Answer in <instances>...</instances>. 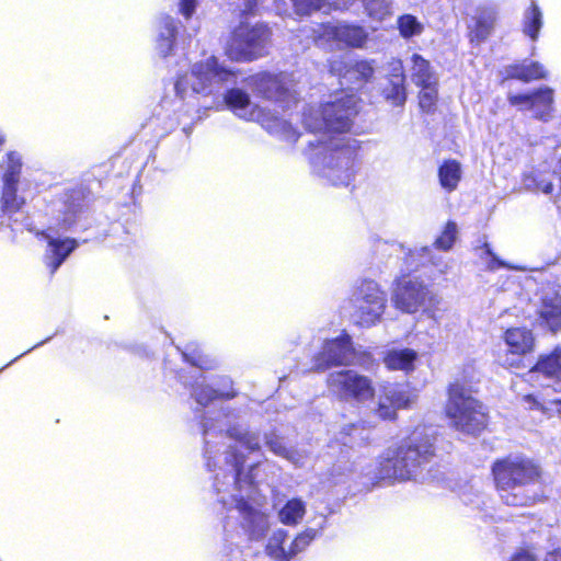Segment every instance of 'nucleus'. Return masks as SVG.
Wrapping results in <instances>:
<instances>
[{"label":"nucleus","mask_w":561,"mask_h":561,"mask_svg":"<svg viewBox=\"0 0 561 561\" xmlns=\"http://www.w3.org/2000/svg\"><path fill=\"white\" fill-rule=\"evenodd\" d=\"M520 363V359H518L517 363H514V362H511V363H507L510 366H516L518 367V364Z\"/></svg>","instance_id":"bf43d9fd"},{"label":"nucleus","mask_w":561,"mask_h":561,"mask_svg":"<svg viewBox=\"0 0 561 561\" xmlns=\"http://www.w3.org/2000/svg\"><path fill=\"white\" fill-rule=\"evenodd\" d=\"M306 514V504L301 499H291L278 511V519L287 526L297 525Z\"/></svg>","instance_id":"e433bc0d"},{"label":"nucleus","mask_w":561,"mask_h":561,"mask_svg":"<svg viewBox=\"0 0 561 561\" xmlns=\"http://www.w3.org/2000/svg\"><path fill=\"white\" fill-rule=\"evenodd\" d=\"M190 378L194 380L191 381L188 377L180 376L184 386L191 388V396L201 407H207L210 402L219 398L231 399L236 396L232 389V380L227 376L214 380L211 386L206 383L207 377L203 374L191 376Z\"/></svg>","instance_id":"f8f14e48"},{"label":"nucleus","mask_w":561,"mask_h":561,"mask_svg":"<svg viewBox=\"0 0 561 561\" xmlns=\"http://www.w3.org/2000/svg\"><path fill=\"white\" fill-rule=\"evenodd\" d=\"M229 519H230V516H227V517H226V519L222 522L224 531H225L226 534H228V533H229V528H230V522H229Z\"/></svg>","instance_id":"6e6d98bb"},{"label":"nucleus","mask_w":561,"mask_h":561,"mask_svg":"<svg viewBox=\"0 0 561 561\" xmlns=\"http://www.w3.org/2000/svg\"><path fill=\"white\" fill-rule=\"evenodd\" d=\"M540 373L548 378L561 379V348H556L552 353L541 356L536 366L530 369L529 375Z\"/></svg>","instance_id":"473e14b6"},{"label":"nucleus","mask_w":561,"mask_h":561,"mask_svg":"<svg viewBox=\"0 0 561 561\" xmlns=\"http://www.w3.org/2000/svg\"><path fill=\"white\" fill-rule=\"evenodd\" d=\"M492 473L496 489L515 483H536L539 478L538 468L528 459L512 456L494 462Z\"/></svg>","instance_id":"9b49d317"},{"label":"nucleus","mask_w":561,"mask_h":561,"mask_svg":"<svg viewBox=\"0 0 561 561\" xmlns=\"http://www.w3.org/2000/svg\"><path fill=\"white\" fill-rule=\"evenodd\" d=\"M328 389L337 399L345 402L363 403L375 396L373 380L354 369L333 371L327 379Z\"/></svg>","instance_id":"1a4fd4ad"},{"label":"nucleus","mask_w":561,"mask_h":561,"mask_svg":"<svg viewBox=\"0 0 561 561\" xmlns=\"http://www.w3.org/2000/svg\"><path fill=\"white\" fill-rule=\"evenodd\" d=\"M458 236V227L454 221H448L434 242V245L438 250L449 251L456 242Z\"/></svg>","instance_id":"a19ab883"},{"label":"nucleus","mask_w":561,"mask_h":561,"mask_svg":"<svg viewBox=\"0 0 561 561\" xmlns=\"http://www.w3.org/2000/svg\"><path fill=\"white\" fill-rule=\"evenodd\" d=\"M354 359V348L350 335L342 334L327 340L322 350L314 356V368L325 370L332 366H348Z\"/></svg>","instance_id":"4468645a"},{"label":"nucleus","mask_w":561,"mask_h":561,"mask_svg":"<svg viewBox=\"0 0 561 561\" xmlns=\"http://www.w3.org/2000/svg\"><path fill=\"white\" fill-rule=\"evenodd\" d=\"M359 427H360L359 424L351 423L343 427L342 433H344L345 435H347L350 437L355 438L356 433L360 430Z\"/></svg>","instance_id":"3c124183"},{"label":"nucleus","mask_w":561,"mask_h":561,"mask_svg":"<svg viewBox=\"0 0 561 561\" xmlns=\"http://www.w3.org/2000/svg\"><path fill=\"white\" fill-rule=\"evenodd\" d=\"M182 356L184 360L190 363L195 369L207 370L213 367V360L208 359L198 351H194L192 354L183 352Z\"/></svg>","instance_id":"37998d69"},{"label":"nucleus","mask_w":561,"mask_h":561,"mask_svg":"<svg viewBox=\"0 0 561 561\" xmlns=\"http://www.w3.org/2000/svg\"><path fill=\"white\" fill-rule=\"evenodd\" d=\"M462 178L461 164L454 159L445 160L438 168V180L442 188L448 193L457 190Z\"/></svg>","instance_id":"c85d7f7f"},{"label":"nucleus","mask_w":561,"mask_h":561,"mask_svg":"<svg viewBox=\"0 0 561 561\" xmlns=\"http://www.w3.org/2000/svg\"><path fill=\"white\" fill-rule=\"evenodd\" d=\"M298 14H310L321 9H348L355 0H291Z\"/></svg>","instance_id":"7c9ffc66"},{"label":"nucleus","mask_w":561,"mask_h":561,"mask_svg":"<svg viewBox=\"0 0 561 561\" xmlns=\"http://www.w3.org/2000/svg\"><path fill=\"white\" fill-rule=\"evenodd\" d=\"M396 247H397L396 244H389L386 241H378L376 244L377 251H387L388 249L396 248Z\"/></svg>","instance_id":"864d4df0"},{"label":"nucleus","mask_w":561,"mask_h":561,"mask_svg":"<svg viewBox=\"0 0 561 561\" xmlns=\"http://www.w3.org/2000/svg\"><path fill=\"white\" fill-rule=\"evenodd\" d=\"M434 456L433 438L425 426L415 428L400 443L388 447L378 458L362 468V476L370 485L381 481L388 483L404 481H428L424 473Z\"/></svg>","instance_id":"7ed1b4c3"},{"label":"nucleus","mask_w":561,"mask_h":561,"mask_svg":"<svg viewBox=\"0 0 561 561\" xmlns=\"http://www.w3.org/2000/svg\"><path fill=\"white\" fill-rule=\"evenodd\" d=\"M485 253L491 257L490 262L488 263L490 270H496L499 267H506L510 270H522L520 267L510 265L505 263L504 261L500 260L491 250L489 244H484Z\"/></svg>","instance_id":"09e8293b"},{"label":"nucleus","mask_w":561,"mask_h":561,"mask_svg":"<svg viewBox=\"0 0 561 561\" xmlns=\"http://www.w3.org/2000/svg\"><path fill=\"white\" fill-rule=\"evenodd\" d=\"M437 85L438 84H428L420 87L421 91L419 93V105L425 113H431L436 107L438 96Z\"/></svg>","instance_id":"ea45409f"},{"label":"nucleus","mask_w":561,"mask_h":561,"mask_svg":"<svg viewBox=\"0 0 561 561\" xmlns=\"http://www.w3.org/2000/svg\"><path fill=\"white\" fill-rule=\"evenodd\" d=\"M524 400H525V402H527L530 405V408H535V407L539 405V403L536 401L535 397L531 394L525 396Z\"/></svg>","instance_id":"5fc2aeb1"},{"label":"nucleus","mask_w":561,"mask_h":561,"mask_svg":"<svg viewBox=\"0 0 561 561\" xmlns=\"http://www.w3.org/2000/svg\"><path fill=\"white\" fill-rule=\"evenodd\" d=\"M542 24V12L535 1H533L530 7L524 12L523 33L535 42L539 36Z\"/></svg>","instance_id":"c9c22d12"},{"label":"nucleus","mask_w":561,"mask_h":561,"mask_svg":"<svg viewBox=\"0 0 561 561\" xmlns=\"http://www.w3.org/2000/svg\"><path fill=\"white\" fill-rule=\"evenodd\" d=\"M256 5V0H243V12H252Z\"/></svg>","instance_id":"603ef678"},{"label":"nucleus","mask_w":561,"mask_h":561,"mask_svg":"<svg viewBox=\"0 0 561 561\" xmlns=\"http://www.w3.org/2000/svg\"><path fill=\"white\" fill-rule=\"evenodd\" d=\"M249 84L257 96L277 103L283 108H289L295 101L293 81L287 73H256L250 78Z\"/></svg>","instance_id":"9d476101"},{"label":"nucleus","mask_w":561,"mask_h":561,"mask_svg":"<svg viewBox=\"0 0 561 561\" xmlns=\"http://www.w3.org/2000/svg\"><path fill=\"white\" fill-rule=\"evenodd\" d=\"M59 211L62 215V229L68 230L78 225L83 214V198L81 192L73 191L70 194H66L62 207Z\"/></svg>","instance_id":"393cba45"},{"label":"nucleus","mask_w":561,"mask_h":561,"mask_svg":"<svg viewBox=\"0 0 561 561\" xmlns=\"http://www.w3.org/2000/svg\"><path fill=\"white\" fill-rule=\"evenodd\" d=\"M387 80L405 81L404 69L401 60L393 59L389 64Z\"/></svg>","instance_id":"de8ad7c7"},{"label":"nucleus","mask_w":561,"mask_h":561,"mask_svg":"<svg viewBox=\"0 0 561 561\" xmlns=\"http://www.w3.org/2000/svg\"><path fill=\"white\" fill-rule=\"evenodd\" d=\"M42 236L47 241L44 261L50 274H54L77 249L78 241L72 238L60 239L51 236L49 232H43Z\"/></svg>","instance_id":"f3484780"},{"label":"nucleus","mask_w":561,"mask_h":561,"mask_svg":"<svg viewBox=\"0 0 561 561\" xmlns=\"http://www.w3.org/2000/svg\"><path fill=\"white\" fill-rule=\"evenodd\" d=\"M431 263L440 274H445L450 268V262L442 255H433L428 247H422L410 251L407 256L409 268H416L419 265Z\"/></svg>","instance_id":"bb28decb"},{"label":"nucleus","mask_w":561,"mask_h":561,"mask_svg":"<svg viewBox=\"0 0 561 561\" xmlns=\"http://www.w3.org/2000/svg\"><path fill=\"white\" fill-rule=\"evenodd\" d=\"M330 71L340 76L346 82L364 83L370 80L375 73L373 61L368 60H332Z\"/></svg>","instance_id":"a211bd4d"},{"label":"nucleus","mask_w":561,"mask_h":561,"mask_svg":"<svg viewBox=\"0 0 561 561\" xmlns=\"http://www.w3.org/2000/svg\"><path fill=\"white\" fill-rule=\"evenodd\" d=\"M537 313L550 331L561 330V295L552 288L542 289Z\"/></svg>","instance_id":"6ab92c4d"},{"label":"nucleus","mask_w":561,"mask_h":561,"mask_svg":"<svg viewBox=\"0 0 561 561\" xmlns=\"http://www.w3.org/2000/svg\"><path fill=\"white\" fill-rule=\"evenodd\" d=\"M350 302L354 309L356 324L365 328L375 325L385 312L387 296L373 279H362L354 286Z\"/></svg>","instance_id":"0eeeda50"},{"label":"nucleus","mask_w":561,"mask_h":561,"mask_svg":"<svg viewBox=\"0 0 561 561\" xmlns=\"http://www.w3.org/2000/svg\"><path fill=\"white\" fill-rule=\"evenodd\" d=\"M2 183L19 184L22 170V157L16 151L8 152L1 163Z\"/></svg>","instance_id":"f704fd0d"},{"label":"nucleus","mask_w":561,"mask_h":561,"mask_svg":"<svg viewBox=\"0 0 561 561\" xmlns=\"http://www.w3.org/2000/svg\"><path fill=\"white\" fill-rule=\"evenodd\" d=\"M24 227H25V229H27L28 231H32V230H33V229H32L31 224H28V222H26V224L24 225Z\"/></svg>","instance_id":"13d9d810"},{"label":"nucleus","mask_w":561,"mask_h":561,"mask_svg":"<svg viewBox=\"0 0 561 561\" xmlns=\"http://www.w3.org/2000/svg\"><path fill=\"white\" fill-rule=\"evenodd\" d=\"M397 25L399 33L403 38L419 36L424 30L423 24L412 14H403L399 16Z\"/></svg>","instance_id":"58836bf2"},{"label":"nucleus","mask_w":561,"mask_h":561,"mask_svg":"<svg viewBox=\"0 0 561 561\" xmlns=\"http://www.w3.org/2000/svg\"><path fill=\"white\" fill-rule=\"evenodd\" d=\"M417 359V352L409 347H392L382 354V363L388 370L402 371L405 375L415 370Z\"/></svg>","instance_id":"4be33fe9"},{"label":"nucleus","mask_w":561,"mask_h":561,"mask_svg":"<svg viewBox=\"0 0 561 561\" xmlns=\"http://www.w3.org/2000/svg\"><path fill=\"white\" fill-rule=\"evenodd\" d=\"M377 415L382 420H392L397 415L398 409L407 408L412 397L407 386L400 383H383L380 386Z\"/></svg>","instance_id":"2eb2a0df"},{"label":"nucleus","mask_w":561,"mask_h":561,"mask_svg":"<svg viewBox=\"0 0 561 561\" xmlns=\"http://www.w3.org/2000/svg\"><path fill=\"white\" fill-rule=\"evenodd\" d=\"M264 442L266 447L276 456L283 457L286 455V446L283 442V438L278 436L275 432L266 433L264 435Z\"/></svg>","instance_id":"c03bdc74"},{"label":"nucleus","mask_w":561,"mask_h":561,"mask_svg":"<svg viewBox=\"0 0 561 561\" xmlns=\"http://www.w3.org/2000/svg\"><path fill=\"white\" fill-rule=\"evenodd\" d=\"M425 312L428 314V317L433 318L435 321H437V318L435 316L434 312L430 311V310H425Z\"/></svg>","instance_id":"4d7b16f0"},{"label":"nucleus","mask_w":561,"mask_h":561,"mask_svg":"<svg viewBox=\"0 0 561 561\" xmlns=\"http://www.w3.org/2000/svg\"><path fill=\"white\" fill-rule=\"evenodd\" d=\"M288 533L285 529L277 528L267 538L264 552L274 561H290L289 547H285Z\"/></svg>","instance_id":"c756f323"},{"label":"nucleus","mask_w":561,"mask_h":561,"mask_svg":"<svg viewBox=\"0 0 561 561\" xmlns=\"http://www.w3.org/2000/svg\"><path fill=\"white\" fill-rule=\"evenodd\" d=\"M318 536V530L308 528L305 531L297 535L289 546L290 560L298 553L302 552L311 541Z\"/></svg>","instance_id":"79ce46f5"},{"label":"nucleus","mask_w":561,"mask_h":561,"mask_svg":"<svg viewBox=\"0 0 561 561\" xmlns=\"http://www.w3.org/2000/svg\"><path fill=\"white\" fill-rule=\"evenodd\" d=\"M508 102L523 110H530L537 118L546 121L552 110L553 90L542 87L529 93L511 94Z\"/></svg>","instance_id":"dca6fc26"},{"label":"nucleus","mask_w":561,"mask_h":561,"mask_svg":"<svg viewBox=\"0 0 561 561\" xmlns=\"http://www.w3.org/2000/svg\"><path fill=\"white\" fill-rule=\"evenodd\" d=\"M382 95L392 106H403L407 102L405 81L388 80V85L382 89Z\"/></svg>","instance_id":"4c0bfd02"},{"label":"nucleus","mask_w":561,"mask_h":561,"mask_svg":"<svg viewBox=\"0 0 561 561\" xmlns=\"http://www.w3.org/2000/svg\"><path fill=\"white\" fill-rule=\"evenodd\" d=\"M180 13L185 18L190 19L196 9L197 0H180Z\"/></svg>","instance_id":"8fccbe9b"},{"label":"nucleus","mask_w":561,"mask_h":561,"mask_svg":"<svg viewBox=\"0 0 561 561\" xmlns=\"http://www.w3.org/2000/svg\"><path fill=\"white\" fill-rule=\"evenodd\" d=\"M178 21L170 15H161L157 20L156 50L165 58L173 54L178 35Z\"/></svg>","instance_id":"412c9836"},{"label":"nucleus","mask_w":561,"mask_h":561,"mask_svg":"<svg viewBox=\"0 0 561 561\" xmlns=\"http://www.w3.org/2000/svg\"><path fill=\"white\" fill-rule=\"evenodd\" d=\"M241 410L229 405L218 411H208L202 419L204 457L209 471L218 469L214 477V490L218 502L229 512L236 511L239 527L249 541H262L270 528V516L262 508L255 485V471L260 462L244 472V455L261 449L257 432L249 431L240 423Z\"/></svg>","instance_id":"f257e3e1"},{"label":"nucleus","mask_w":561,"mask_h":561,"mask_svg":"<svg viewBox=\"0 0 561 561\" xmlns=\"http://www.w3.org/2000/svg\"><path fill=\"white\" fill-rule=\"evenodd\" d=\"M536 483H515L497 489L503 503L508 506H529L538 499Z\"/></svg>","instance_id":"5701e85b"},{"label":"nucleus","mask_w":561,"mask_h":561,"mask_svg":"<svg viewBox=\"0 0 561 561\" xmlns=\"http://www.w3.org/2000/svg\"><path fill=\"white\" fill-rule=\"evenodd\" d=\"M236 82V71L220 65L216 57H210L194 64L190 72L180 75L174 83V90L176 96L184 101L195 94L216 93L222 87Z\"/></svg>","instance_id":"20e7f679"},{"label":"nucleus","mask_w":561,"mask_h":561,"mask_svg":"<svg viewBox=\"0 0 561 561\" xmlns=\"http://www.w3.org/2000/svg\"><path fill=\"white\" fill-rule=\"evenodd\" d=\"M227 107L239 118L259 123L268 134L279 140L294 144L299 134L286 119L251 101L248 92L239 88L228 89L224 96Z\"/></svg>","instance_id":"39448f33"},{"label":"nucleus","mask_w":561,"mask_h":561,"mask_svg":"<svg viewBox=\"0 0 561 561\" xmlns=\"http://www.w3.org/2000/svg\"><path fill=\"white\" fill-rule=\"evenodd\" d=\"M24 203V197L18 195V184L2 183L0 204L4 215L12 218L21 210Z\"/></svg>","instance_id":"72a5a7b5"},{"label":"nucleus","mask_w":561,"mask_h":561,"mask_svg":"<svg viewBox=\"0 0 561 561\" xmlns=\"http://www.w3.org/2000/svg\"><path fill=\"white\" fill-rule=\"evenodd\" d=\"M46 341L39 342L36 346L43 345Z\"/></svg>","instance_id":"052dcab7"},{"label":"nucleus","mask_w":561,"mask_h":561,"mask_svg":"<svg viewBox=\"0 0 561 561\" xmlns=\"http://www.w3.org/2000/svg\"><path fill=\"white\" fill-rule=\"evenodd\" d=\"M553 174H535L533 178V182L535 184L536 190L541 191L545 194H551L553 191Z\"/></svg>","instance_id":"a18cd8bd"},{"label":"nucleus","mask_w":561,"mask_h":561,"mask_svg":"<svg viewBox=\"0 0 561 561\" xmlns=\"http://www.w3.org/2000/svg\"><path fill=\"white\" fill-rule=\"evenodd\" d=\"M445 410L450 424L459 432L476 435L486 425L485 408L458 381L449 386Z\"/></svg>","instance_id":"423d86ee"},{"label":"nucleus","mask_w":561,"mask_h":561,"mask_svg":"<svg viewBox=\"0 0 561 561\" xmlns=\"http://www.w3.org/2000/svg\"><path fill=\"white\" fill-rule=\"evenodd\" d=\"M503 340L512 355L523 356L534 351L535 337L527 328H508L504 331Z\"/></svg>","instance_id":"b1692460"},{"label":"nucleus","mask_w":561,"mask_h":561,"mask_svg":"<svg viewBox=\"0 0 561 561\" xmlns=\"http://www.w3.org/2000/svg\"><path fill=\"white\" fill-rule=\"evenodd\" d=\"M496 21V10L492 7H481L474 16L471 34L477 42L485 41L493 32Z\"/></svg>","instance_id":"cd10ccee"},{"label":"nucleus","mask_w":561,"mask_h":561,"mask_svg":"<svg viewBox=\"0 0 561 561\" xmlns=\"http://www.w3.org/2000/svg\"><path fill=\"white\" fill-rule=\"evenodd\" d=\"M358 113L357 98L343 95L302 111V124L310 133L337 134L318 145L309 141L308 158L313 172L332 185L347 186L354 179V162L359 149L355 138L345 136Z\"/></svg>","instance_id":"f03ea898"},{"label":"nucleus","mask_w":561,"mask_h":561,"mask_svg":"<svg viewBox=\"0 0 561 561\" xmlns=\"http://www.w3.org/2000/svg\"><path fill=\"white\" fill-rule=\"evenodd\" d=\"M410 78L416 87L438 84L437 73L434 71L430 61L423 58V56L413 54L410 58Z\"/></svg>","instance_id":"a878e982"},{"label":"nucleus","mask_w":561,"mask_h":561,"mask_svg":"<svg viewBox=\"0 0 561 561\" xmlns=\"http://www.w3.org/2000/svg\"><path fill=\"white\" fill-rule=\"evenodd\" d=\"M322 36L328 41L336 42L339 45L362 47L368 34L359 25L327 23L322 25Z\"/></svg>","instance_id":"aec40b11"},{"label":"nucleus","mask_w":561,"mask_h":561,"mask_svg":"<svg viewBox=\"0 0 561 561\" xmlns=\"http://www.w3.org/2000/svg\"><path fill=\"white\" fill-rule=\"evenodd\" d=\"M430 299V291L426 286L416 277L402 276L397 282L392 300L399 310L407 313H414Z\"/></svg>","instance_id":"ddd939ff"},{"label":"nucleus","mask_w":561,"mask_h":561,"mask_svg":"<svg viewBox=\"0 0 561 561\" xmlns=\"http://www.w3.org/2000/svg\"><path fill=\"white\" fill-rule=\"evenodd\" d=\"M506 72L508 78L517 79L524 82L546 79L548 76V71L545 69V67L537 61L510 66Z\"/></svg>","instance_id":"2f4dec72"},{"label":"nucleus","mask_w":561,"mask_h":561,"mask_svg":"<svg viewBox=\"0 0 561 561\" xmlns=\"http://www.w3.org/2000/svg\"><path fill=\"white\" fill-rule=\"evenodd\" d=\"M270 37L271 31L263 23L240 24L232 33L226 53L236 61L257 59L265 54Z\"/></svg>","instance_id":"6e6552de"},{"label":"nucleus","mask_w":561,"mask_h":561,"mask_svg":"<svg viewBox=\"0 0 561 561\" xmlns=\"http://www.w3.org/2000/svg\"><path fill=\"white\" fill-rule=\"evenodd\" d=\"M282 458L286 459L296 467H301L305 465L308 455L305 450L287 447L286 455H284Z\"/></svg>","instance_id":"49530a36"}]
</instances>
